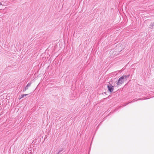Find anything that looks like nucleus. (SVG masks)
Instances as JSON below:
<instances>
[{"instance_id": "1", "label": "nucleus", "mask_w": 154, "mask_h": 154, "mask_svg": "<svg viewBox=\"0 0 154 154\" xmlns=\"http://www.w3.org/2000/svg\"><path fill=\"white\" fill-rule=\"evenodd\" d=\"M112 82H109V84L107 85V88H108V90L110 92H112L114 89V86H112Z\"/></svg>"}, {"instance_id": "4", "label": "nucleus", "mask_w": 154, "mask_h": 154, "mask_svg": "<svg viewBox=\"0 0 154 154\" xmlns=\"http://www.w3.org/2000/svg\"><path fill=\"white\" fill-rule=\"evenodd\" d=\"M129 75H123L122 77H123V78L125 80V79L127 80V78H129Z\"/></svg>"}, {"instance_id": "3", "label": "nucleus", "mask_w": 154, "mask_h": 154, "mask_svg": "<svg viewBox=\"0 0 154 154\" xmlns=\"http://www.w3.org/2000/svg\"><path fill=\"white\" fill-rule=\"evenodd\" d=\"M147 99L146 98H145L144 97L142 98H139L137 99V100H136V99H133L132 101H131V102H130L129 103H124V105L123 106H126V105H127L129 103H133L135 102V101H137V100H144L145 99Z\"/></svg>"}, {"instance_id": "11", "label": "nucleus", "mask_w": 154, "mask_h": 154, "mask_svg": "<svg viewBox=\"0 0 154 154\" xmlns=\"http://www.w3.org/2000/svg\"><path fill=\"white\" fill-rule=\"evenodd\" d=\"M152 26H154V23L152 24Z\"/></svg>"}, {"instance_id": "7", "label": "nucleus", "mask_w": 154, "mask_h": 154, "mask_svg": "<svg viewBox=\"0 0 154 154\" xmlns=\"http://www.w3.org/2000/svg\"><path fill=\"white\" fill-rule=\"evenodd\" d=\"M24 97V95H23V94L21 95L20 97V99H21L23 98Z\"/></svg>"}, {"instance_id": "6", "label": "nucleus", "mask_w": 154, "mask_h": 154, "mask_svg": "<svg viewBox=\"0 0 154 154\" xmlns=\"http://www.w3.org/2000/svg\"><path fill=\"white\" fill-rule=\"evenodd\" d=\"M63 150V148L60 149L58 152L57 154H60L61 153V152Z\"/></svg>"}, {"instance_id": "5", "label": "nucleus", "mask_w": 154, "mask_h": 154, "mask_svg": "<svg viewBox=\"0 0 154 154\" xmlns=\"http://www.w3.org/2000/svg\"><path fill=\"white\" fill-rule=\"evenodd\" d=\"M31 84V83L30 82L29 83L26 85V86L25 87V89H28V87H29Z\"/></svg>"}, {"instance_id": "8", "label": "nucleus", "mask_w": 154, "mask_h": 154, "mask_svg": "<svg viewBox=\"0 0 154 154\" xmlns=\"http://www.w3.org/2000/svg\"><path fill=\"white\" fill-rule=\"evenodd\" d=\"M29 94H23L24 95V96H27Z\"/></svg>"}, {"instance_id": "9", "label": "nucleus", "mask_w": 154, "mask_h": 154, "mask_svg": "<svg viewBox=\"0 0 154 154\" xmlns=\"http://www.w3.org/2000/svg\"><path fill=\"white\" fill-rule=\"evenodd\" d=\"M27 89H25V88L24 89H23V92H25L26 90H27Z\"/></svg>"}, {"instance_id": "2", "label": "nucleus", "mask_w": 154, "mask_h": 154, "mask_svg": "<svg viewBox=\"0 0 154 154\" xmlns=\"http://www.w3.org/2000/svg\"><path fill=\"white\" fill-rule=\"evenodd\" d=\"M123 78V77H121L119 79L117 83L118 85H121L124 83L125 80Z\"/></svg>"}, {"instance_id": "10", "label": "nucleus", "mask_w": 154, "mask_h": 154, "mask_svg": "<svg viewBox=\"0 0 154 154\" xmlns=\"http://www.w3.org/2000/svg\"><path fill=\"white\" fill-rule=\"evenodd\" d=\"M2 5V4L1 2H0V5Z\"/></svg>"}]
</instances>
